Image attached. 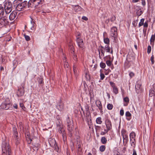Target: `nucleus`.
<instances>
[{
	"label": "nucleus",
	"mask_w": 155,
	"mask_h": 155,
	"mask_svg": "<svg viewBox=\"0 0 155 155\" xmlns=\"http://www.w3.org/2000/svg\"><path fill=\"white\" fill-rule=\"evenodd\" d=\"M2 155H11V150L7 140L3 141L2 145Z\"/></svg>",
	"instance_id": "obj_1"
},
{
	"label": "nucleus",
	"mask_w": 155,
	"mask_h": 155,
	"mask_svg": "<svg viewBox=\"0 0 155 155\" xmlns=\"http://www.w3.org/2000/svg\"><path fill=\"white\" fill-rule=\"evenodd\" d=\"M67 124V130L68 131L69 136L71 137L72 136L74 128L73 121L71 120L69 117H68L66 120Z\"/></svg>",
	"instance_id": "obj_2"
},
{
	"label": "nucleus",
	"mask_w": 155,
	"mask_h": 155,
	"mask_svg": "<svg viewBox=\"0 0 155 155\" xmlns=\"http://www.w3.org/2000/svg\"><path fill=\"white\" fill-rule=\"evenodd\" d=\"M4 8L6 15H8L12 10V5L11 2L8 0L6 1L4 3Z\"/></svg>",
	"instance_id": "obj_3"
},
{
	"label": "nucleus",
	"mask_w": 155,
	"mask_h": 155,
	"mask_svg": "<svg viewBox=\"0 0 155 155\" xmlns=\"http://www.w3.org/2000/svg\"><path fill=\"white\" fill-rule=\"evenodd\" d=\"M135 134L134 132H133L130 134V143L131 146L134 148L136 146V141L135 139Z\"/></svg>",
	"instance_id": "obj_4"
},
{
	"label": "nucleus",
	"mask_w": 155,
	"mask_h": 155,
	"mask_svg": "<svg viewBox=\"0 0 155 155\" xmlns=\"http://www.w3.org/2000/svg\"><path fill=\"white\" fill-rule=\"evenodd\" d=\"M25 84L22 83L21 86L19 87L17 92V95L18 97L23 96L25 92Z\"/></svg>",
	"instance_id": "obj_5"
},
{
	"label": "nucleus",
	"mask_w": 155,
	"mask_h": 155,
	"mask_svg": "<svg viewBox=\"0 0 155 155\" xmlns=\"http://www.w3.org/2000/svg\"><path fill=\"white\" fill-rule=\"evenodd\" d=\"M121 134L122 135L123 139V143L126 144L128 141V139L127 133L126 130L123 129L121 130Z\"/></svg>",
	"instance_id": "obj_6"
},
{
	"label": "nucleus",
	"mask_w": 155,
	"mask_h": 155,
	"mask_svg": "<svg viewBox=\"0 0 155 155\" xmlns=\"http://www.w3.org/2000/svg\"><path fill=\"white\" fill-rule=\"evenodd\" d=\"M7 16H2V17L0 18V26H5L8 24V21L7 19Z\"/></svg>",
	"instance_id": "obj_7"
},
{
	"label": "nucleus",
	"mask_w": 155,
	"mask_h": 155,
	"mask_svg": "<svg viewBox=\"0 0 155 155\" xmlns=\"http://www.w3.org/2000/svg\"><path fill=\"white\" fill-rule=\"evenodd\" d=\"M27 5L26 2L19 3L16 7V9L18 11H20L23 10Z\"/></svg>",
	"instance_id": "obj_8"
},
{
	"label": "nucleus",
	"mask_w": 155,
	"mask_h": 155,
	"mask_svg": "<svg viewBox=\"0 0 155 155\" xmlns=\"http://www.w3.org/2000/svg\"><path fill=\"white\" fill-rule=\"evenodd\" d=\"M117 28L115 27H113L111 29L110 35L114 38V40H116L117 35Z\"/></svg>",
	"instance_id": "obj_9"
},
{
	"label": "nucleus",
	"mask_w": 155,
	"mask_h": 155,
	"mask_svg": "<svg viewBox=\"0 0 155 155\" xmlns=\"http://www.w3.org/2000/svg\"><path fill=\"white\" fill-rule=\"evenodd\" d=\"M105 123L107 129L105 130V131L107 132L112 128L111 123L110 120L107 119L105 121Z\"/></svg>",
	"instance_id": "obj_10"
},
{
	"label": "nucleus",
	"mask_w": 155,
	"mask_h": 155,
	"mask_svg": "<svg viewBox=\"0 0 155 155\" xmlns=\"http://www.w3.org/2000/svg\"><path fill=\"white\" fill-rule=\"evenodd\" d=\"M11 105L10 103L9 102L5 101L2 103L1 107L2 109L8 110L9 108Z\"/></svg>",
	"instance_id": "obj_11"
},
{
	"label": "nucleus",
	"mask_w": 155,
	"mask_h": 155,
	"mask_svg": "<svg viewBox=\"0 0 155 155\" xmlns=\"http://www.w3.org/2000/svg\"><path fill=\"white\" fill-rule=\"evenodd\" d=\"M135 87L136 92L137 93L139 94L142 92V88L140 84L137 83L136 84Z\"/></svg>",
	"instance_id": "obj_12"
},
{
	"label": "nucleus",
	"mask_w": 155,
	"mask_h": 155,
	"mask_svg": "<svg viewBox=\"0 0 155 155\" xmlns=\"http://www.w3.org/2000/svg\"><path fill=\"white\" fill-rule=\"evenodd\" d=\"M110 85L111 86L113 89V92L117 94L118 93V89L117 87L115 86V84L113 82L110 81Z\"/></svg>",
	"instance_id": "obj_13"
},
{
	"label": "nucleus",
	"mask_w": 155,
	"mask_h": 155,
	"mask_svg": "<svg viewBox=\"0 0 155 155\" xmlns=\"http://www.w3.org/2000/svg\"><path fill=\"white\" fill-rule=\"evenodd\" d=\"M17 12L15 11L12 12L9 15V19L10 21H12L15 19L16 15Z\"/></svg>",
	"instance_id": "obj_14"
},
{
	"label": "nucleus",
	"mask_w": 155,
	"mask_h": 155,
	"mask_svg": "<svg viewBox=\"0 0 155 155\" xmlns=\"http://www.w3.org/2000/svg\"><path fill=\"white\" fill-rule=\"evenodd\" d=\"M57 108L60 111H62L64 109V105L63 103L60 101L56 105Z\"/></svg>",
	"instance_id": "obj_15"
},
{
	"label": "nucleus",
	"mask_w": 155,
	"mask_h": 155,
	"mask_svg": "<svg viewBox=\"0 0 155 155\" xmlns=\"http://www.w3.org/2000/svg\"><path fill=\"white\" fill-rule=\"evenodd\" d=\"M95 104L98 107L100 112L102 113V106L101 101L99 100H97L95 101Z\"/></svg>",
	"instance_id": "obj_16"
},
{
	"label": "nucleus",
	"mask_w": 155,
	"mask_h": 155,
	"mask_svg": "<svg viewBox=\"0 0 155 155\" xmlns=\"http://www.w3.org/2000/svg\"><path fill=\"white\" fill-rule=\"evenodd\" d=\"M49 143L51 146L52 147H55L56 146V143L55 140L54 139L50 138L49 139Z\"/></svg>",
	"instance_id": "obj_17"
},
{
	"label": "nucleus",
	"mask_w": 155,
	"mask_h": 155,
	"mask_svg": "<svg viewBox=\"0 0 155 155\" xmlns=\"http://www.w3.org/2000/svg\"><path fill=\"white\" fill-rule=\"evenodd\" d=\"M7 15L5 13V9L4 7L0 5V17Z\"/></svg>",
	"instance_id": "obj_18"
},
{
	"label": "nucleus",
	"mask_w": 155,
	"mask_h": 155,
	"mask_svg": "<svg viewBox=\"0 0 155 155\" xmlns=\"http://www.w3.org/2000/svg\"><path fill=\"white\" fill-rule=\"evenodd\" d=\"M99 57L100 59H102V58L104 56V51L103 49H100L98 50Z\"/></svg>",
	"instance_id": "obj_19"
},
{
	"label": "nucleus",
	"mask_w": 155,
	"mask_h": 155,
	"mask_svg": "<svg viewBox=\"0 0 155 155\" xmlns=\"http://www.w3.org/2000/svg\"><path fill=\"white\" fill-rule=\"evenodd\" d=\"M13 132L15 138V139L17 140L18 137V133L16 127H13Z\"/></svg>",
	"instance_id": "obj_20"
},
{
	"label": "nucleus",
	"mask_w": 155,
	"mask_h": 155,
	"mask_svg": "<svg viewBox=\"0 0 155 155\" xmlns=\"http://www.w3.org/2000/svg\"><path fill=\"white\" fill-rule=\"evenodd\" d=\"M35 23L32 21V20L31 21V24L29 25V27L31 30L32 31H34L35 30V28L34 27Z\"/></svg>",
	"instance_id": "obj_21"
},
{
	"label": "nucleus",
	"mask_w": 155,
	"mask_h": 155,
	"mask_svg": "<svg viewBox=\"0 0 155 155\" xmlns=\"http://www.w3.org/2000/svg\"><path fill=\"white\" fill-rule=\"evenodd\" d=\"M135 7L136 8H138V10L136 12V14L138 16H139L142 14L143 12L140 6H136Z\"/></svg>",
	"instance_id": "obj_22"
},
{
	"label": "nucleus",
	"mask_w": 155,
	"mask_h": 155,
	"mask_svg": "<svg viewBox=\"0 0 155 155\" xmlns=\"http://www.w3.org/2000/svg\"><path fill=\"white\" fill-rule=\"evenodd\" d=\"M125 115L127 117V120H130L131 119V114L129 111H127L126 112Z\"/></svg>",
	"instance_id": "obj_23"
},
{
	"label": "nucleus",
	"mask_w": 155,
	"mask_h": 155,
	"mask_svg": "<svg viewBox=\"0 0 155 155\" xmlns=\"http://www.w3.org/2000/svg\"><path fill=\"white\" fill-rule=\"evenodd\" d=\"M40 144L38 143L35 144L33 146V149L35 150H37L40 147Z\"/></svg>",
	"instance_id": "obj_24"
},
{
	"label": "nucleus",
	"mask_w": 155,
	"mask_h": 155,
	"mask_svg": "<svg viewBox=\"0 0 155 155\" xmlns=\"http://www.w3.org/2000/svg\"><path fill=\"white\" fill-rule=\"evenodd\" d=\"M124 101L125 102V103L124 104V106H127L128 105V103L129 102V98L127 97L124 98Z\"/></svg>",
	"instance_id": "obj_25"
},
{
	"label": "nucleus",
	"mask_w": 155,
	"mask_h": 155,
	"mask_svg": "<svg viewBox=\"0 0 155 155\" xmlns=\"http://www.w3.org/2000/svg\"><path fill=\"white\" fill-rule=\"evenodd\" d=\"M38 83L41 86H42L43 85L44 82L43 81V79L42 78H38Z\"/></svg>",
	"instance_id": "obj_26"
},
{
	"label": "nucleus",
	"mask_w": 155,
	"mask_h": 155,
	"mask_svg": "<svg viewBox=\"0 0 155 155\" xmlns=\"http://www.w3.org/2000/svg\"><path fill=\"white\" fill-rule=\"evenodd\" d=\"M149 95L150 97L153 96H155V91L153 90H150V91Z\"/></svg>",
	"instance_id": "obj_27"
},
{
	"label": "nucleus",
	"mask_w": 155,
	"mask_h": 155,
	"mask_svg": "<svg viewBox=\"0 0 155 155\" xmlns=\"http://www.w3.org/2000/svg\"><path fill=\"white\" fill-rule=\"evenodd\" d=\"M101 141L102 144H105L107 142V140L105 137H103L101 138Z\"/></svg>",
	"instance_id": "obj_28"
},
{
	"label": "nucleus",
	"mask_w": 155,
	"mask_h": 155,
	"mask_svg": "<svg viewBox=\"0 0 155 155\" xmlns=\"http://www.w3.org/2000/svg\"><path fill=\"white\" fill-rule=\"evenodd\" d=\"M66 58L64 57L63 60L64 62V66L65 68H68L69 66L68 63L66 61Z\"/></svg>",
	"instance_id": "obj_29"
},
{
	"label": "nucleus",
	"mask_w": 155,
	"mask_h": 155,
	"mask_svg": "<svg viewBox=\"0 0 155 155\" xmlns=\"http://www.w3.org/2000/svg\"><path fill=\"white\" fill-rule=\"evenodd\" d=\"M105 50L107 52H110V48L108 45H106L104 47V51Z\"/></svg>",
	"instance_id": "obj_30"
},
{
	"label": "nucleus",
	"mask_w": 155,
	"mask_h": 155,
	"mask_svg": "<svg viewBox=\"0 0 155 155\" xmlns=\"http://www.w3.org/2000/svg\"><path fill=\"white\" fill-rule=\"evenodd\" d=\"M58 132L62 134L64 133H65L64 129L62 127L58 128Z\"/></svg>",
	"instance_id": "obj_31"
},
{
	"label": "nucleus",
	"mask_w": 155,
	"mask_h": 155,
	"mask_svg": "<svg viewBox=\"0 0 155 155\" xmlns=\"http://www.w3.org/2000/svg\"><path fill=\"white\" fill-rule=\"evenodd\" d=\"M104 43L107 44L108 45L110 43V40L109 39L107 38H104Z\"/></svg>",
	"instance_id": "obj_32"
},
{
	"label": "nucleus",
	"mask_w": 155,
	"mask_h": 155,
	"mask_svg": "<svg viewBox=\"0 0 155 155\" xmlns=\"http://www.w3.org/2000/svg\"><path fill=\"white\" fill-rule=\"evenodd\" d=\"M62 139L64 143L66 142L67 140V137L66 136V134L65 133H63L62 134Z\"/></svg>",
	"instance_id": "obj_33"
},
{
	"label": "nucleus",
	"mask_w": 155,
	"mask_h": 155,
	"mask_svg": "<svg viewBox=\"0 0 155 155\" xmlns=\"http://www.w3.org/2000/svg\"><path fill=\"white\" fill-rule=\"evenodd\" d=\"M78 45V46L81 48H83L84 47V44L83 43V41H81V42H79L78 43H77Z\"/></svg>",
	"instance_id": "obj_34"
},
{
	"label": "nucleus",
	"mask_w": 155,
	"mask_h": 155,
	"mask_svg": "<svg viewBox=\"0 0 155 155\" xmlns=\"http://www.w3.org/2000/svg\"><path fill=\"white\" fill-rule=\"evenodd\" d=\"M96 123L98 124H101L102 121L101 120V117H97L96 119Z\"/></svg>",
	"instance_id": "obj_35"
},
{
	"label": "nucleus",
	"mask_w": 155,
	"mask_h": 155,
	"mask_svg": "<svg viewBox=\"0 0 155 155\" xmlns=\"http://www.w3.org/2000/svg\"><path fill=\"white\" fill-rule=\"evenodd\" d=\"M144 19L142 18L140 20V21L139 24V27H140L141 26L143 25L144 24Z\"/></svg>",
	"instance_id": "obj_36"
},
{
	"label": "nucleus",
	"mask_w": 155,
	"mask_h": 155,
	"mask_svg": "<svg viewBox=\"0 0 155 155\" xmlns=\"http://www.w3.org/2000/svg\"><path fill=\"white\" fill-rule=\"evenodd\" d=\"M105 146L104 145L101 146L99 148L100 150L102 152H104L105 149Z\"/></svg>",
	"instance_id": "obj_37"
},
{
	"label": "nucleus",
	"mask_w": 155,
	"mask_h": 155,
	"mask_svg": "<svg viewBox=\"0 0 155 155\" xmlns=\"http://www.w3.org/2000/svg\"><path fill=\"white\" fill-rule=\"evenodd\" d=\"M155 40V36L152 35L150 39V43H153Z\"/></svg>",
	"instance_id": "obj_38"
},
{
	"label": "nucleus",
	"mask_w": 155,
	"mask_h": 155,
	"mask_svg": "<svg viewBox=\"0 0 155 155\" xmlns=\"http://www.w3.org/2000/svg\"><path fill=\"white\" fill-rule=\"evenodd\" d=\"M113 107V105L112 104H109L107 105V108L109 110H111L112 109Z\"/></svg>",
	"instance_id": "obj_39"
},
{
	"label": "nucleus",
	"mask_w": 155,
	"mask_h": 155,
	"mask_svg": "<svg viewBox=\"0 0 155 155\" xmlns=\"http://www.w3.org/2000/svg\"><path fill=\"white\" fill-rule=\"evenodd\" d=\"M100 66L101 68H104L106 67L105 64L104 63L101 62L100 64Z\"/></svg>",
	"instance_id": "obj_40"
},
{
	"label": "nucleus",
	"mask_w": 155,
	"mask_h": 155,
	"mask_svg": "<svg viewBox=\"0 0 155 155\" xmlns=\"http://www.w3.org/2000/svg\"><path fill=\"white\" fill-rule=\"evenodd\" d=\"M25 40L27 41H29L30 40V37L28 35H26L25 34L24 35Z\"/></svg>",
	"instance_id": "obj_41"
},
{
	"label": "nucleus",
	"mask_w": 155,
	"mask_h": 155,
	"mask_svg": "<svg viewBox=\"0 0 155 155\" xmlns=\"http://www.w3.org/2000/svg\"><path fill=\"white\" fill-rule=\"evenodd\" d=\"M100 76L101 77L100 79L102 80H103L105 77L104 74L101 72L100 73Z\"/></svg>",
	"instance_id": "obj_42"
},
{
	"label": "nucleus",
	"mask_w": 155,
	"mask_h": 155,
	"mask_svg": "<svg viewBox=\"0 0 155 155\" xmlns=\"http://www.w3.org/2000/svg\"><path fill=\"white\" fill-rule=\"evenodd\" d=\"M151 47L149 45L147 47V53L148 54H149L151 51Z\"/></svg>",
	"instance_id": "obj_43"
},
{
	"label": "nucleus",
	"mask_w": 155,
	"mask_h": 155,
	"mask_svg": "<svg viewBox=\"0 0 155 155\" xmlns=\"http://www.w3.org/2000/svg\"><path fill=\"white\" fill-rule=\"evenodd\" d=\"M154 56L153 55H152V56L151 57V58H150V60L151 61L152 64H154Z\"/></svg>",
	"instance_id": "obj_44"
},
{
	"label": "nucleus",
	"mask_w": 155,
	"mask_h": 155,
	"mask_svg": "<svg viewBox=\"0 0 155 155\" xmlns=\"http://www.w3.org/2000/svg\"><path fill=\"white\" fill-rule=\"evenodd\" d=\"M83 40L82 39H81L79 37H78L76 39V41L77 43H78L79 42H81V41H83Z\"/></svg>",
	"instance_id": "obj_45"
},
{
	"label": "nucleus",
	"mask_w": 155,
	"mask_h": 155,
	"mask_svg": "<svg viewBox=\"0 0 155 155\" xmlns=\"http://www.w3.org/2000/svg\"><path fill=\"white\" fill-rule=\"evenodd\" d=\"M106 63L108 66H110L111 64V62L110 60H108L106 61Z\"/></svg>",
	"instance_id": "obj_46"
},
{
	"label": "nucleus",
	"mask_w": 155,
	"mask_h": 155,
	"mask_svg": "<svg viewBox=\"0 0 155 155\" xmlns=\"http://www.w3.org/2000/svg\"><path fill=\"white\" fill-rule=\"evenodd\" d=\"M38 4H42L44 2V0H37Z\"/></svg>",
	"instance_id": "obj_47"
},
{
	"label": "nucleus",
	"mask_w": 155,
	"mask_h": 155,
	"mask_svg": "<svg viewBox=\"0 0 155 155\" xmlns=\"http://www.w3.org/2000/svg\"><path fill=\"white\" fill-rule=\"evenodd\" d=\"M148 21L145 22L143 24V27L144 28H147L148 26Z\"/></svg>",
	"instance_id": "obj_48"
},
{
	"label": "nucleus",
	"mask_w": 155,
	"mask_h": 155,
	"mask_svg": "<svg viewBox=\"0 0 155 155\" xmlns=\"http://www.w3.org/2000/svg\"><path fill=\"white\" fill-rule=\"evenodd\" d=\"M73 59L75 61H77V55L75 54H74L73 55Z\"/></svg>",
	"instance_id": "obj_49"
},
{
	"label": "nucleus",
	"mask_w": 155,
	"mask_h": 155,
	"mask_svg": "<svg viewBox=\"0 0 155 155\" xmlns=\"http://www.w3.org/2000/svg\"><path fill=\"white\" fill-rule=\"evenodd\" d=\"M20 107H21L23 109H24L25 108L23 104L22 103H20Z\"/></svg>",
	"instance_id": "obj_50"
},
{
	"label": "nucleus",
	"mask_w": 155,
	"mask_h": 155,
	"mask_svg": "<svg viewBox=\"0 0 155 155\" xmlns=\"http://www.w3.org/2000/svg\"><path fill=\"white\" fill-rule=\"evenodd\" d=\"M120 114L121 116H123L124 114V110L123 109L120 110Z\"/></svg>",
	"instance_id": "obj_51"
},
{
	"label": "nucleus",
	"mask_w": 155,
	"mask_h": 155,
	"mask_svg": "<svg viewBox=\"0 0 155 155\" xmlns=\"http://www.w3.org/2000/svg\"><path fill=\"white\" fill-rule=\"evenodd\" d=\"M115 17L114 16H112L111 18H110V21H113L115 20Z\"/></svg>",
	"instance_id": "obj_52"
},
{
	"label": "nucleus",
	"mask_w": 155,
	"mask_h": 155,
	"mask_svg": "<svg viewBox=\"0 0 155 155\" xmlns=\"http://www.w3.org/2000/svg\"><path fill=\"white\" fill-rule=\"evenodd\" d=\"M129 75L130 78H132L134 76V74L132 72H130V73Z\"/></svg>",
	"instance_id": "obj_53"
},
{
	"label": "nucleus",
	"mask_w": 155,
	"mask_h": 155,
	"mask_svg": "<svg viewBox=\"0 0 155 155\" xmlns=\"http://www.w3.org/2000/svg\"><path fill=\"white\" fill-rule=\"evenodd\" d=\"M57 127L58 129V128L62 127V126L61 124L59 123V124H57Z\"/></svg>",
	"instance_id": "obj_54"
},
{
	"label": "nucleus",
	"mask_w": 155,
	"mask_h": 155,
	"mask_svg": "<svg viewBox=\"0 0 155 155\" xmlns=\"http://www.w3.org/2000/svg\"><path fill=\"white\" fill-rule=\"evenodd\" d=\"M132 155H137L136 151L134 148L133 149V153Z\"/></svg>",
	"instance_id": "obj_55"
},
{
	"label": "nucleus",
	"mask_w": 155,
	"mask_h": 155,
	"mask_svg": "<svg viewBox=\"0 0 155 155\" xmlns=\"http://www.w3.org/2000/svg\"><path fill=\"white\" fill-rule=\"evenodd\" d=\"M142 1V4L143 6H145L146 4V2L145 0H141Z\"/></svg>",
	"instance_id": "obj_56"
},
{
	"label": "nucleus",
	"mask_w": 155,
	"mask_h": 155,
	"mask_svg": "<svg viewBox=\"0 0 155 155\" xmlns=\"http://www.w3.org/2000/svg\"><path fill=\"white\" fill-rule=\"evenodd\" d=\"M82 19H83L85 21H87L88 20L87 18V17H86L85 16H83L82 17Z\"/></svg>",
	"instance_id": "obj_57"
},
{
	"label": "nucleus",
	"mask_w": 155,
	"mask_h": 155,
	"mask_svg": "<svg viewBox=\"0 0 155 155\" xmlns=\"http://www.w3.org/2000/svg\"><path fill=\"white\" fill-rule=\"evenodd\" d=\"M13 107L15 108L16 109H17L18 108V105L17 104H14L13 106Z\"/></svg>",
	"instance_id": "obj_58"
},
{
	"label": "nucleus",
	"mask_w": 155,
	"mask_h": 155,
	"mask_svg": "<svg viewBox=\"0 0 155 155\" xmlns=\"http://www.w3.org/2000/svg\"><path fill=\"white\" fill-rule=\"evenodd\" d=\"M22 123L21 122H20L19 123V126L20 128L22 127Z\"/></svg>",
	"instance_id": "obj_59"
},
{
	"label": "nucleus",
	"mask_w": 155,
	"mask_h": 155,
	"mask_svg": "<svg viewBox=\"0 0 155 155\" xmlns=\"http://www.w3.org/2000/svg\"><path fill=\"white\" fill-rule=\"evenodd\" d=\"M140 1V0H132V2L133 3L137 2Z\"/></svg>",
	"instance_id": "obj_60"
},
{
	"label": "nucleus",
	"mask_w": 155,
	"mask_h": 155,
	"mask_svg": "<svg viewBox=\"0 0 155 155\" xmlns=\"http://www.w3.org/2000/svg\"><path fill=\"white\" fill-rule=\"evenodd\" d=\"M150 90H153L155 91V84H154L153 85V87Z\"/></svg>",
	"instance_id": "obj_61"
},
{
	"label": "nucleus",
	"mask_w": 155,
	"mask_h": 155,
	"mask_svg": "<svg viewBox=\"0 0 155 155\" xmlns=\"http://www.w3.org/2000/svg\"><path fill=\"white\" fill-rule=\"evenodd\" d=\"M80 35H81V34L80 33H78V34H77L76 35V38H77V37L80 38Z\"/></svg>",
	"instance_id": "obj_62"
},
{
	"label": "nucleus",
	"mask_w": 155,
	"mask_h": 155,
	"mask_svg": "<svg viewBox=\"0 0 155 155\" xmlns=\"http://www.w3.org/2000/svg\"><path fill=\"white\" fill-rule=\"evenodd\" d=\"M4 70V68L2 66H1L0 67V70L1 71H3Z\"/></svg>",
	"instance_id": "obj_63"
},
{
	"label": "nucleus",
	"mask_w": 155,
	"mask_h": 155,
	"mask_svg": "<svg viewBox=\"0 0 155 155\" xmlns=\"http://www.w3.org/2000/svg\"><path fill=\"white\" fill-rule=\"evenodd\" d=\"M105 134V132H101V135H104Z\"/></svg>",
	"instance_id": "obj_64"
}]
</instances>
